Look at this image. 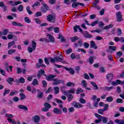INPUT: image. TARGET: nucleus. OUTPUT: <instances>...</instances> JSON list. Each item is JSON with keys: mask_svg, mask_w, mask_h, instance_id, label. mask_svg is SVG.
Listing matches in <instances>:
<instances>
[{"mask_svg": "<svg viewBox=\"0 0 124 124\" xmlns=\"http://www.w3.org/2000/svg\"><path fill=\"white\" fill-rule=\"evenodd\" d=\"M9 30L8 29H5L3 31V35H6L8 33Z\"/></svg>", "mask_w": 124, "mask_h": 124, "instance_id": "69168bd1", "label": "nucleus"}, {"mask_svg": "<svg viewBox=\"0 0 124 124\" xmlns=\"http://www.w3.org/2000/svg\"><path fill=\"white\" fill-rule=\"evenodd\" d=\"M22 2L20 1H15L13 4H12L13 6H15V5H18V4H21Z\"/></svg>", "mask_w": 124, "mask_h": 124, "instance_id": "4d7b16f0", "label": "nucleus"}, {"mask_svg": "<svg viewBox=\"0 0 124 124\" xmlns=\"http://www.w3.org/2000/svg\"><path fill=\"white\" fill-rule=\"evenodd\" d=\"M117 103H124V101H123V99L121 98H118L116 100Z\"/></svg>", "mask_w": 124, "mask_h": 124, "instance_id": "774afa93", "label": "nucleus"}, {"mask_svg": "<svg viewBox=\"0 0 124 124\" xmlns=\"http://www.w3.org/2000/svg\"><path fill=\"white\" fill-rule=\"evenodd\" d=\"M44 107H46V108H47L48 109H50L52 106L51 105L48 103H46L44 105Z\"/></svg>", "mask_w": 124, "mask_h": 124, "instance_id": "a19ab883", "label": "nucleus"}, {"mask_svg": "<svg viewBox=\"0 0 124 124\" xmlns=\"http://www.w3.org/2000/svg\"><path fill=\"white\" fill-rule=\"evenodd\" d=\"M72 6L73 8H76V7H78V2H77L76 3H73L72 4Z\"/></svg>", "mask_w": 124, "mask_h": 124, "instance_id": "13d9d810", "label": "nucleus"}, {"mask_svg": "<svg viewBox=\"0 0 124 124\" xmlns=\"http://www.w3.org/2000/svg\"><path fill=\"white\" fill-rule=\"evenodd\" d=\"M55 77H56V76L50 75L46 77V80H47V81H54V80H55V79H54Z\"/></svg>", "mask_w": 124, "mask_h": 124, "instance_id": "4468645a", "label": "nucleus"}, {"mask_svg": "<svg viewBox=\"0 0 124 124\" xmlns=\"http://www.w3.org/2000/svg\"><path fill=\"white\" fill-rule=\"evenodd\" d=\"M113 78H114V75L112 74H108L107 75V79L108 83H111V81L113 80Z\"/></svg>", "mask_w": 124, "mask_h": 124, "instance_id": "0eeeda50", "label": "nucleus"}, {"mask_svg": "<svg viewBox=\"0 0 124 124\" xmlns=\"http://www.w3.org/2000/svg\"><path fill=\"white\" fill-rule=\"evenodd\" d=\"M106 101L108 102H112L113 101V97L109 96L106 98Z\"/></svg>", "mask_w": 124, "mask_h": 124, "instance_id": "58836bf2", "label": "nucleus"}, {"mask_svg": "<svg viewBox=\"0 0 124 124\" xmlns=\"http://www.w3.org/2000/svg\"><path fill=\"white\" fill-rule=\"evenodd\" d=\"M65 53H66V55H69V54H71V53H72V49L69 48L68 49H67L65 51Z\"/></svg>", "mask_w": 124, "mask_h": 124, "instance_id": "603ef678", "label": "nucleus"}, {"mask_svg": "<svg viewBox=\"0 0 124 124\" xmlns=\"http://www.w3.org/2000/svg\"><path fill=\"white\" fill-rule=\"evenodd\" d=\"M39 16H42L41 12H37L34 15V17H39Z\"/></svg>", "mask_w": 124, "mask_h": 124, "instance_id": "5fc2aeb1", "label": "nucleus"}, {"mask_svg": "<svg viewBox=\"0 0 124 124\" xmlns=\"http://www.w3.org/2000/svg\"><path fill=\"white\" fill-rule=\"evenodd\" d=\"M32 120L33 121L34 123L38 124L40 121V117L38 115H35L32 117Z\"/></svg>", "mask_w": 124, "mask_h": 124, "instance_id": "39448f33", "label": "nucleus"}, {"mask_svg": "<svg viewBox=\"0 0 124 124\" xmlns=\"http://www.w3.org/2000/svg\"><path fill=\"white\" fill-rule=\"evenodd\" d=\"M83 46L85 49H88L90 47V44L88 43L87 42H85L83 44Z\"/></svg>", "mask_w": 124, "mask_h": 124, "instance_id": "09e8293b", "label": "nucleus"}, {"mask_svg": "<svg viewBox=\"0 0 124 124\" xmlns=\"http://www.w3.org/2000/svg\"><path fill=\"white\" fill-rule=\"evenodd\" d=\"M37 92L38 93V94L37 95V98H43L44 95L43 92H42L41 91H40V90L38 89H37Z\"/></svg>", "mask_w": 124, "mask_h": 124, "instance_id": "9b49d317", "label": "nucleus"}, {"mask_svg": "<svg viewBox=\"0 0 124 124\" xmlns=\"http://www.w3.org/2000/svg\"><path fill=\"white\" fill-rule=\"evenodd\" d=\"M79 101L80 103H81L82 104H85V103H86V100L83 98H80Z\"/></svg>", "mask_w": 124, "mask_h": 124, "instance_id": "de8ad7c7", "label": "nucleus"}, {"mask_svg": "<svg viewBox=\"0 0 124 124\" xmlns=\"http://www.w3.org/2000/svg\"><path fill=\"white\" fill-rule=\"evenodd\" d=\"M14 45H15V42L14 41L9 42L8 44V48L9 49L10 47H12Z\"/></svg>", "mask_w": 124, "mask_h": 124, "instance_id": "f704fd0d", "label": "nucleus"}, {"mask_svg": "<svg viewBox=\"0 0 124 124\" xmlns=\"http://www.w3.org/2000/svg\"><path fill=\"white\" fill-rule=\"evenodd\" d=\"M13 26H18V27H23V24H21V23H17L16 21H13L12 23Z\"/></svg>", "mask_w": 124, "mask_h": 124, "instance_id": "cd10ccee", "label": "nucleus"}, {"mask_svg": "<svg viewBox=\"0 0 124 124\" xmlns=\"http://www.w3.org/2000/svg\"><path fill=\"white\" fill-rule=\"evenodd\" d=\"M47 10H49V7H42L41 8V11H42V12H43V13H46Z\"/></svg>", "mask_w": 124, "mask_h": 124, "instance_id": "4be33fe9", "label": "nucleus"}, {"mask_svg": "<svg viewBox=\"0 0 124 124\" xmlns=\"http://www.w3.org/2000/svg\"><path fill=\"white\" fill-rule=\"evenodd\" d=\"M24 21L26 22V23H28V24H30V23H31V19H30V18H29V17H25L24 18Z\"/></svg>", "mask_w": 124, "mask_h": 124, "instance_id": "6e6d98bb", "label": "nucleus"}, {"mask_svg": "<svg viewBox=\"0 0 124 124\" xmlns=\"http://www.w3.org/2000/svg\"><path fill=\"white\" fill-rule=\"evenodd\" d=\"M47 22L54 23L56 22V17L53 15H48L46 17Z\"/></svg>", "mask_w": 124, "mask_h": 124, "instance_id": "7ed1b4c3", "label": "nucleus"}, {"mask_svg": "<svg viewBox=\"0 0 124 124\" xmlns=\"http://www.w3.org/2000/svg\"><path fill=\"white\" fill-rule=\"evenodd\" d=\"M70 39L71 40L72 42H76V41H77L79 38H78V36H75L74 37H71Z\"/></svg>", "mask_w": 124, "mask_h": 124, "instance_id": "c85d7f7f", "label": "nucleus"}, {"mask_svg": "<svg viewBox=\"0 0 124 124\" xmlns=\"http://www.w3.org/2000/svg\"><path fill=\"white\" fill-rule=\"evenodd\" d=\"M40 5V2L38 1H36L33 5H31V7L34 8L35 6H39Z\"/></svg>", "mask_w": 124, "mask_h": 124, "instance_id": "e433bc0d", "label": "nucleus"}, {"mask_svg": "<svg viewBox=\"0 0 124 124\" xmlns=\"http://www.w3.org/2000/svg\"><path fill=\"white\" fill-rule=\"evenodd\" d=\"M53 81L54 82L52 83V84L55 85V86H58V85H60V84L63 83V80L61 79H53Z\"/></svg>", "mask_w": 124, "mask_h": 124, "instance_id": "6e6552de", "label": "nucleus"}, {"mask_svg": "<svg viewBox=\"0 0 124 124\" xmlns=\"http://www.w3.org/2000/svg\"><path fill=\"white\" fill-rule=\"evenodd\" d=\"M47 36L48 37V39L49 40V42H50H50H52V43H54V42H55V38L53 35L51 34H48Z\"/></svg>", "mask_w": 124, "mask_h": 124, "instance_id": "f3484780", "label": "nucleus"}, {"mask_svg": "<svg viewBox=\"0 0 124 124\" xmlns=\"http://www.w3.org/2000/svg\"><path fill=\"white\" fill-rule=\"evenodd\" d=\"M64 69H65V70H66L67 71H69V73H70V74H72V75H73L74 73H75V71H74V70L72 68H68L66 67H64Z\"/></svg>", "mask_w": 124, "mask_h": 124, "instance_id": "ddd939ff", "label": "nucleus"}, {"mask_svg": "<svg viewBox=\"0 0 124 124\" xmlns=\"http://www.w3.org/2000/svg\"><path fill=\"white\" fill-rule=\"evenodd\" d=\"M53 89L54 90V93H55V94H57L60 93V87L58 86H55L53 87Z\"/></svg>", "mask_w": 124, "mask_h": 124, "instance_id": "bb28decb", "label": "nucleus"}, {"mask_svg": "<svg viewBox=\"0 0 124 124\" xmlns=\"http://www.w3.org/2000/svg\"><path fill=\"white\" fill-rule=\"evenodd\" d=\"M70 93H75V89H74V88L71 89L68 91H66L64 92V95L71 94Z\"/></svg>", "mask_w": 124, "mask_h": 124, "instance_id": "f8f14e48", "label": "nucleus"}, {"mask_svg": "<svg viewBox=\"0 0 124 124\" xmlns=\"http://www.w3.org/2000/svg\"><path fill=\"white\" fill-rule=\"evenodd\" d=\"M10 93V90L8 89V90H6L5 89L4 91V93H3V96H5V95L6 94H8V93Z\"/></svg>", "mask_w": 124, "mask_h": 124, "instance_id": "c03bdc74", "label": "nucleus"}, {"mask_svg": "<svg viewBox=\"0 0 124 124\" xmlns=\"http://www.w3.org/2000/svg\"><path fill=\"white\" fill-rule=\"evenodd\" d=\"M95 116L97 119H101V122H102L103 124H107L108 122V118L104 116H102L98 113H95Z\"/></svg>", "mask_w": 124, "mask_h": 124, "instance_id": "f03ea898", "label": "nucleus"}, {"mask_svg": "<svg viewBox=\"0 0 124 124\" xmlns=\"http://www.w3.org/2000/svg\"><path fill=\"white\" fill-rule=\"evenodd\" d=\"M0 7H1L3 9L4 12L7 11V7L4 4L3 1H0Z\"/></svg>", "mask_w": 124, "mask_h": 124, "instance_id": "1a4fd4ad", "label": "nucleus"}, {"mask_svg": "<svg viewBox=\"0 0 124 124\" xmlns=\"http://www.w3.org/2000/svg\"><path fill=\"white\" fill-rule=\"evenodd\" d=\"M54 101H56V102H57V103H60L59 105V106L60 108H63V107L62 106L63 102H62V101L59 99L55 98L54 99Z\"/></svg>", "mask_w": 124, "mask_h": 124, "instance_id": "9d476101", "label": "nucleus"}, {"mask_svg": "<svg viewBox=\"0 0 124 124\" xmlns=\"http://www.w3.org/2000/svg\"><path fill=\"white\" fill-rule=\"evenodd\" d=\"M68 110L69 113H73V112H74V111H75V109H74V108L73 107L69 108H68Z\"/></svg>", "mask_w": 124, "mask_h": 124, "instance_id": "052dcab7", "label": "nucleus"}, {"mask_svg": "<svg viewBox=\"0 0 124 124\" xmlns=\"http://www.w3.org/2000/svg\"><path fill=\"white\" fill-rule=\"evenodd\" d=\"M32 85H33V86H35V85H38V80H37L36 78H34L32 81Z\"/></svg>", "mask_w": 124, "mask_h": 124, "instance_id": "ea45409f", "label": "nucleus"}, {"mask_svg": "<svg viewBox=\"0 0 124 124\" xmlns=\"http://www.w3.org/2000/svg\"><path fill=\"white\" fill-rule=\"evenodd\" d=\"M71 105L72 106L75 107V108H81V107H83V105L80 104L79 103H76L75 102H73L71 103Z\"/></svg>", "mask_w": 124, "mask_h": 124, "instance_id": "423d86ee", "label": "nucleus"}, {"mask_svg": "<svg viewBox=\"0 0 124 124\" xmlns=\"http://www.w3.org/2000/svg\"><path fill=\"white\" fill-rule=\"evenodd\" d=\"M7 120L9 122V123H12V124H16V121L15 120L12 119L11 118H7Z\"/></svg>", "mask_w": 124, "mask_h": 124, "instance_id": "4c0bfd02", "label": "nucleus"}, {"mask_svg": "<svg viewBox=\"0 0 124 124\" xmlns=\"http://www.w3.org/2000/svg\"><path fill=\"white\" fill-rule=\"evenodd\" d=\"M19 95L20 96L19 98L20 100H24L25 98H26V95L23 93H20Z\"/></svg>", "mask_w": 124, "mask_h": 124, "instance_id": "c756f323", "label": "nucleus"}, {"mask_svg": "<svg viewBox=\"0 0 124 124\" xmlns=\"http://www.w3.org/2000/svg\"><path fill=\"white\" fill-rule=\"evenodd\" d=\"M96 58L94 56H90L89 59V62L90 64L93 63V60H95Z\"/></svg>", "mask_w": 124, "mask_h": 124, "instance_id": "412c9836", "label": "nucleus"}, {"mask_svg": "<svg viewBox=\"0 0 124 124\" xmlns=\"http://www.w3.org/2000/svg\"><path fill=\"white\" fill-rule=\"evenodd\" d=\"M53 112L55 113V114H58V115L62 114V111H61V110L58 108H55L53 109Z\"/></svg>", "mask_w": 124, "mask_h": 124, "instance_id": "aec40b11", "label": "nucleus"}, {"mask_svg": "<svg viewBox=\"0 0 124 124\" xmlns=\"http://www.w3.org/2000/svg\"><path fill=\"white\" fill-rule=\"evenodd\" d=\"M18 108H19V109H21V110H25V111H28V110H29L28 107L23 105H18Z\"/></svg>", "mask_w": 124, "mask_h": 124, "instance_id": "6ab92c4d", "label": "nucleus"}, {"mask_svg": "<svg viewBox=\"0 0 124 124\" xmlns=\"http://www.w3.org/2000/svg\"><path fill=\"white\" fill-rule=\"evenodd\" d=\"M61 42H64L65 41V39L64 38V37L62 36V35L59 34L58 35V39H61Z\"/></svg>", "mask_w": 124, "mask_h": 124, "instance_id": "473e14b6", "label": "nucleus"}, {"mask_svg": "<svg viewBox=\"0 0 124 124\" xmlns=\"http://www.w3.org/2000/svg\"><path fill=\"white\" fill-rule=\"evenodd\" d=\"M81 84H82V86L84 88H86V87H87V82H86V80H82L81 82Z\"/></svg>", "mask_w": 124, "mask_h": 124, "instance_id": "338daca9", "label": "nucleus"}, {"mask_svg": "<svg viewBox=\"0 0 124 124\" xmlns=\"http://www.w3.org/2000/svg\"><path fill=\"white\" fill-rule=\"evenodd\" d=\"M20 99H19V97H17V96H15L13 98V101H14L15 102H18V101H19V100Z\"/></svg>", "mask_w": 124, "mask_h": 124, "instance_id": "0e129e2a", "label": "nucleus"}, {"mask_svg": "<svg viewBox=\"0 0 124 124\" xmlns=\"http://www.w3.org/2000/svg\"><path fill=\"white\" fill-rule=\"evenodd\" d=\"M31 44H32V47L33 49V51L36 49V42L34 41H31Z\"/></svg>", "mask_w": 124, "mask_h": 124, "instance_id": "2f4dec72", "label": "nucleus"}, {"mask_svg": "<svg viewBox=\"0 0 124 124\" xmlns=\"http://www.w3.org/2000/svg\"><path fill=\"white\" fill-rule=\"evenodd\" d=\"M91 84L93 86V90H98V86H97V85H96V83H95V82L92 81L91 82Z\"/></svg>", "mask_w": 124, "mask_h": 124, "instance_id": "5701e85b", "label": "nucleus"}, {"mask_svg": "<svg viewBox=\"0 0 124 124\" xmlns=\"http://www.w3.org/2000/svg\"><path fill=\"white\" fill-rule=\"evenodd\" d=\"M118 36H121L123 33L122 30L120 28L117 29Z\"/></svg>", "mask_w": 124, "mask_h": 124, "instance_id": "864d4df0", "label": "nucleus"}, {"mask_svg": "<svg viewBox=\"0 0 124 124\" xmlns=\"http://www.w3.org/2000/svg\"><path fill=\"white\" fill-rule=\"evenodd\" d=\"M83 92H84V90L82 89V88H78L76 92V93L77 94H79L80 93H83Z\"/></svg>", "mask_w": 124, "mask_h": 124, "instance_id": "79ce46f5", "label": "nucleus"}, {"mask_svg": "<svg viewBox=\"0 0 124 124\" xmlns=\"http://www.w3.org/2000/svg\"><path fill=\"white\" fill-rule=\"evenodd\" d=\"M50 60L49 62L54 63L55 62H60L62 63H64L65 64H67V62L63 60V57L62 56L61 57H54L53 58L52 57L49 58Z\"/></svg>", "mask_w": 124, "mask_h": 124, "instance_id": "f257e3e1", "label": "nucleus"}, {"mask_svg": "<svg viewBox=\"0 0 124 124\" xmlns=\"http://www.w3.org/2000/svg\"><path fill=\"white\" fill-rule=\"evenodd\" d=\"M66 86H67V87H74V86H75V83L68 82L66 84Z\"/></svg>", "mask_w": 124, "mask_h": 124, "instance_id": "72a5a7b5", "label": "nucleus"}, {"mask_svg": "<svg viewBox=\"0 0 124 124\" xmlns=\"http://www.w3.org/2000/svg\"><path fill=\"white\" fill-rule=\"evenodd\" d=\"M97 24H98V21L96 20L93 22H92L91 26H92V27H94V26H95V25H97Z\"/></svg>", "mask_w": 124, "mask_h": 124, "instance_id": "680f3d73", "label": "nucleus"}, {"mask_svg": "<svg viewBox=\"0 0 124 124\" xmlns=\"http://www.w3.org/2000/svg\"><path fill=\"white\" fill-rule=\"evenodd\" d=\"M13 81H14V78H9L8 79H7V83H8V84H10V85L13 84Z\"/></svg>", "mask_w": 124, "mask_h": 124, "instance_id": "393cba45", "label": "nucleus"}, {"mask_svg": "<svg viewBox=\"0 0 124 124\" xmlns=\"http://www.w3.org/2000/svg\"><path fill=\"white\" fill-rule=\"evenodd\" d=\"M116 15L117 22H120L124 21V19H123V15H122V13H121V12H117L116 13Z\"/></svg>", "mask_w": 124, "mask_h": 124, "instance_id": "20e7f679", "label": "nucleus"}, {"mask_svg": "<svg viewBox=\"0 0 124 124\" xmlns=\"http://www.w3.org/2000/svg\"><path fill=\"white\" fill-rule=\"evenodd\" d=\"M122 81L120 79H117L116 81H112L111 82L112 86H117V85H120Z\"/></svg>", "mask_w": 124, "mask_h": 124, "instance_id": "a211bd4d", "label": "nucleus"}, {"mask_svg": "<svg viewBox=\"0 0 124 124\" xmlns=\"http://www.w3.org/2000/svg\"><path fill=\"white\" fill-rule=\"evenodd\" d=\"M123 55V52L122 51H117L116 52V56L117 58H121Z\"/></svg>", "mask_w": 124, "mask_h": 124, "instance_id": "a18cd8bd", "label": "nucleus"}, {"mask_svg": "<svg viewBox=\"0 0 124 124\" xmlns=\"http://www.w3.org/2000/svg\"><path fill=\"white\" fill-rule=\"evenodd\" d=\"M15 52H16V49H10L8 51V55H11L12 54L15 53Z\"/></svg>", "mask_w": 124, "mask_h": 124, "instance_id": "37998d69", "label": "nucleus"}, {"mask_svg": "<svg viewBox=\"0 0 124 124\" xmlns=\"http://www.w3.org/2000/svg\"><path fill=\"white\" fill-rule=\"evenodd\" d=\"M8 37V39H12V38H15V41H17V36H15V35H13L12 34H9L7 36Z\"/></svg>", "mask_w": 124, "mask_h": 124, "instance_id": "b1692460", "label": "nucleus"}, {"mask_svg": "<svg viewBox=\"0 0 124 124\" xmlns=\"http://www.w3.org/2000/svg\"><path fill=\"white\" fill-rule=\"evenodd\" d=\"M108 48L110 50H112V51H116V50H117V47H116L115 46H108Z\"/></svg>", "mask_w": 124, "mask_h": 124, "instance_id": "49530a36", "label": "nucleus"}, {"mask_svg": "<svg viewBox=\"0 0 124 124\" xmlns=\"http://www.w3.org/2000/svg\"><path fill=\"white\" fill-rule=\"evenodd\" d=\"M104 111L105 110H104L103 109L99 108L98 110V113L100 114V115H103V112H104Z\"/></svg>", "mask_w": 124, "mask_h": 124, "instance_id": "e2e57ef3", "label": "nucleus"}, {"mask_svg": "<svg viewBox=\"0 0 124 124\" xmlns=\"http://www.w3.org/2000/svg\"><path fill=\"white\" fill-rule=\"evenodd\" d=\"M19 82L21 84H24L25 83V78L23 77H21L19 79Z\"/></svg>", "mask_w": 124, "mask_h": 124, "instance_id": "bf43d9fd", "label": "nucleus"}, {"mask_svg": "<svg viewBox=\"0 0 124 124\" xmlns=\"http://www.w3.org/2000/svg\"><path fill=\"white\" fill-rule=\"evenodd\" d=\"M65 95L67 96L68 102H70V101H71V100H72L73 99V95H72V94H68Z\"/></svg>", "mask_w": 124, "mask_h": 124, "instance_id": "a878e982", "label": "nucleus"}, {"mask_svg": "<svg viewBox=\"0 0 124 124\" xmlns=\"http://www.w3.org/2000/svg\"><path fill=\"white\" fill-rule=\"evenodd\" d=\"M54 29V31L55 33H59L60 32V28L59 27H55Z\"/></svg>", "mask_w": 124, "mask_h": 124, "instance_id": "3c124183", "label": "nucleus"}, {"mask_svg": "<svg viewBox=\"0 0 124 124\" xmlns=\"http://www.w3.org/2000/svg\"><path fill=\"white\" fill-rule=\"evenodd\" d=\"M24 7H23V5H20L17 7V10L18 11H19L20 12H21V11H23V9Z\"/></svg>", "mask_w": 124, "mask_h": 124, "instance_id": "8fccbe9b", "label": "nucleus"}, {"mask_svg": "<svg viewBox=\"0 0 124 124\" xmlns=\"http://www.w3.org/2000/svg\"><path fill=\"white\" fill-rule=\"evenodd\" d=\"M113 27H114V25L109 24L108 25H107V26H105L103 28V30H108L109 29H111V28H113Z\"/></svg>", "mask_w": 124, "mask_h": 124, "instance_id": "7c9ffc66", "label": "nucleus"}, {"mask_svg": "<svg viewBox=\"0 0 124 124\" xmlns=\"http://www.w3.org/2000/svg\"><path fill=\"white\" fill-rule=\"evenodd\" d=\"M90 47L91 48H93V49H97L98 47L96 46L95 42L93 41H91L90 42Z\"/></svg>", "mask_w": 124, "mask_h": 124, "instance_id": "dca6fc26", "label": "nucleus"}, {"mask_svg": "<svg viewBox=\"0 0 124 124\" xmlns=\"http://www.w3.org/2000/svg\"><path fill=\"white\" fill-rule=\"evenodd\" d=\"M26 10L28 14H29V15H31V14H32V12L31 11V8H30V6H27Z\"/></svg>", "mask_w": 124, "mask_h": 124, "instance_id": "c9c22d12", "label": "nucleus"}, {"mask_svg": "<svg viewBox=\"0 0 124 124\" xmlns=\"http://www.w3.org/2000/svg\"><path fill=\"white\" fill-rule=\"evenodd\" d=\"M83 35L85 38H92L93 37V35H91L88 31H85Z\"/></svg>", "mask_w": 124, "mask_h": 124, "instance_id": "2eb2a0df", "label": "nucleus"}]
</instances>
